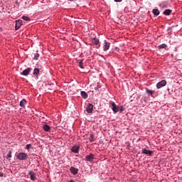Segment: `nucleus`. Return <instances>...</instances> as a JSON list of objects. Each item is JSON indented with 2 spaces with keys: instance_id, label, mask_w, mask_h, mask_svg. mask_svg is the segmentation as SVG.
Listing matches in <instances>:
<instances>
[{
  "instance_id": "30",
  "label": "nucleus",
  "mask_w": 182,
  "mask_h": 182,
  "mask_svg": "<svg viewBox=\"0 0 182 182\" xmlns=\"http://www.w3.org/2000/svg\"><path fill=\"white\" fill-rule=\"evenodd\" d=\"M161 8H167L168 6L167 4H163V5H161Z\"/></svg>"
},
{
  "instance_id": "33",
  "label": "nucleus",
  "mask_w": 182,
  "mask_h": 182,
  "mask_svg": "<svg viewBox=\"0 0 182 182\" xmlns=\"http://www.w3.org/2000/svg\"><path fill=\"white\" fill-rule=\"evenodd\" d=\"M144 102H147V100L146 99V97H144Z\"/></svg>"
},
{
  "instance_id": "3",
  "label": "nucleus",
  "mask_w": 182,
  "mask_h": 182,
  "mask_svg": "<svg viewBox=\"0 0 182 182\" xmlns=\"http://www.w3.org/2000/svg\"><path fill=\"white\" fill-rule=\"evenodd\" d=\"M167 85V81L166 80H162L156 84V89H161Z\"/></svg>"
},
{
  "instance_id": "26",
  "label": "nucleus",
  "mask_w": 182,
  "mask_h": 182,
  "mask_svg": "<svg viewBox=\"0 0 182 182\" xmlns=\"http://www.w3.org/2000/svg\"><path fill=\"white\" fill-rule=\"evenodd\" d=\"M79 68H80V69H85V67H83V60L79 62Z\"/></svg>"
},
{
  "instance_id": "31",
  "label": "nucleus",
  "mask_w": 182,
  "mask_h": 182,
  "mask_svg": "<svg viewBox=\"0 0 182 182\" xmlns=\"http://www.w3.org/2000/svg\"><path fill=\"white\" fill-rule=\"evenodd\" d=\"M114 2H122L123 0H114Z\"/></svg>"
},
{
  "instance_id": "37",
  "label": "nucleus",
  "mask_w": 182,
  "mask_h": 182,
  "mask_svg": "<svg viewBox=\"0 0 182 182\" xmlns=\"http://www.w3.org/2000/svg\"><path fill=\"white\" fill-rule=\"evenodd\" d=\"M0 143H1V136H0Z\"/></svg>"
},
{
  "instance_id": "35",
  "label": "nucleus",
  "mask_w": 182,
  "mask_h": 182,
  "mask_svg": "<svg viewBox=\"0 0 182 182\" xmlns=\"http://www.w3.org/2000/svg\"><path fill=\"white\" fill-rule=\"evenodd\" d=\"M75 181H73V180H71V181H70L69 182H74Z\"/></svg>"
},
{
  "instance_id": "9",
  "label": "nucleus",
  "mask_w": 182,
  "mask_h": 182,
  "mask_svg": "<svg viewBox=\"0 0 182 182\" xmlns=\"http://www.w3.org/2000/svg\"><path fill=\"white\" fill-rule=\"evenodd\" d=\"M70 171L71 174H73V176H76V174H77V173H79V169H77V168H75L73 166H71L70 168Z\"/></svg>"
},
{
  "instance_id": "24",
  "label": "nucleus",
  "mask_w": 182,
  "mask_h": 182,
  "mask_svg": "<svg viewBox=\"0 0 182 182\" xmlns=\"http://www.w3.org/2000/svg\"><path fill=\"white\" fill-rule=\"evenodd\" d=\"M12 158V151H9L7 154L6 159H11Z\"/></svg>"
},
{
  "instance_id": "22",
  "label": "nucleus",
  "mask_w": 182,
  "mask_h": 182,
  "mask_svg": "<svg viewBox=\"0 0 182 182\" xmlns=\"http://www.w3.org/2000/svg\"><path fill=\"white\" fill-rule=\"evenodd\" d=\"M90 143H92V142H93V141H95V135L93 134H90Z\"/></svg>"
},
{
  "instance_id": "19",
  "label": "nucleus",
  "mask_w": 182,
  "mask_h": 182,
  "mask_svg": "<svg viewBox=\"0 0 182 182\" xmlns=\"http://www.w3.org/2000/svg\"><path fill=\"white\" fill-rule=\"evenodd\" d=\"M152 13L154 14V15H155V16H159V15H160V11L157 9H154L152 10Z\"/></svg>"
},
{
  "instance_id": "17",
  "label": "nucleus",
  "mask_w": 182,
  "mask_h": 182,
  "mask_svg": "<svg viewBox=\"0 0 182 182\" xmlns=\"http://www.w3.org/2000/svg\"><path fill=\"white\" fill-rule=\"evenodd\" d=\"M43 129L44 132H50V127L48 124H43Z\"/></svg>"
},
{
  "instance_id": "1",
  "label": "nucleus",
  "mask_w": 182,
  "mask_h": 182,
  "mask_svg": "<svg viewBox=\"0 0 182 182\" xmlns=\"http://www.w3.org/2000/svg\"><path fill=\"white\" fill-rule=\"evenodd\" d=\"M109 107L112 108V110L114 114H116V113H118L120 107L117 106L116 103L113 101H109Z\"/></svg>"
},
{
  "instance_id": "5",
  "label": "nucleus",
  "mask_w": 182,
  "mask_h": 182,
  "mask_svg": "<svg viewBox=\"0 0 182 182\" xmlns=\"http://www.w3.org/2000/svg\"><path fill=\"white\" fill-rule=\"evenodd\" d=\"M93 160H95V154H90L85 156V161H89L90 163H93Z\"/></svg>"
},
{
  "instance_id": "7",
  "label": "nucleus",
  "mask_w": 182,
  "mask_h": 182,
  "mask_svg": "<svg viewBox=\"0 0 182 182\" xmlns=\"http://www.w3.org/2000/svg\"><path fill=\"white\" fill-rule=\"evenodd\" d=\"M153 151L148 150L146 149H142V154H146V156H153Z\"/></svg>"
},
{
  "instance_id": "32",
  "label": "nucleus",
  "mask_w": 182,
  "mask_h": 182,
  "mask_svg": "<svg viewBox=\"0 0 182 182\" xmlns=\"http://www.w3.org/2000/svg\"><path fill=\"white\" fill-rule=\"evenodd\" d=\"M0 177H4V173L0 172Z\"/></svg>"
},
{
  "instance_id": "23",
  "label": "nucleus",
  "mask_w": 182,
  "mask_h": 182,
  "mask_svg": "<svg viewBox=\"0 0 182 182\" xmlns=\"http://www.w3.org/2000/svg\"><path fill=\"white\" fill-rule=\"evenodd\" d=\"M21 19H23V21H31V18H29L28 16H23L21 17Z\"/></svg>"
},
{
  "instance_id": "13",
  "label": "nucleus",
  "mask_w": 182,
  "mask_h": 182,
  "mask_svg": "<svg viewBox=\"0 0 182 182\" xmlns=\"http://www.w3.org/2000/svg\"><path fill=\"white\" fill-rule=\"evenodd\" d=\"M39 72H40L39 68H34L33 75L34 77H36V79H38V77L39 76Z\"/></svg>"
},
{
  "instance_id": "8",
  "label": "nucleus",
  "mask_w": 182,
  "mask_h": 182,
  "mask_svg": "<svg viewBox=\"0 0 182 182\" xmlns=\"http://www.w3.org/2000/svg\"><path fill=\"white\" fill-rule=\"evenodd\" d=\"M91 42L93 45L98 46L97 48H100V44H99L100 41H99V38H92Z\"/></svg>"
},
{
  "instance_id": "27",
  "label": "nucleus",
  "mask_w": 182,
  "mask_h": 182,
  "mask_svg": "<svg viewBox=\"0 0 182 182\" xmlns=\"http://www.w3.org/2000/svg\"><path fill=\"white\" fill-rule=\"evenodd\" d=\"M26 150H30V149H32V144H28L26 146Z\"/></svg>"
},
{
  "instance_id": "15",
  "label": "nucleus",
  "mask_w": 182,
  "mask_h": 182,
  "mask_svg": "<svg viewBox=\"0 0 182 182\" xmlns=\"http://www.w3.org/2000/svg\"><path fill=\"white\" fill-rule=\"evenodd\" d=\"M79 149H80L79 146L74 145L71 148V151L73 153H79Z\"/></svg>"
},
{
  "instance_id": "18",
  "label": "nucleus",
  "mask_w": 182,
  "mask_h": 182,
  "mask_svg": "<svg viewBox=\"0 0 182 182\" xmlns=\"http://www.w3.org/2000/svg\"><path fill=\"white\" fill-rule=\"evenodd\" d=\"M80 95H81L82 99H87V97H89L87 92H86L85 91H81Z\"/></svg>"
},
{
  "instance_id": "10",
  "label": "nucleus",
  "mask_w": 182,
  "mask_h": 182,
  "mask_svg": "<svg viewBox=\"0 0 182 182\" xmlns=\"http://www.w3.org/2000/svg\"><path fill=\"white\" fill-rule=\"evenodd\" d=\"M86 112L88 113H92L93 112V105L92 104H88L86 107Z\"/></svg>"
},
{
  "instance_id": "14",
  "label": "nucleus",
  "mask_w": 182,
  "mask_h": 182,
  "mask_svg": "<svg viewBox=\"0 0 182 182\" xmlns=\"http://www.w3.org/2000/svg\"><path fill=\"white\" fill-rule=\"evenodd\" d=\"M146 93L148 96H153L156 93V91L153 90H149V88H146Z\"/></svg>"
},
{
  "instance_id": "29",
  "label": "nucleus",
  "mask_w": 182,
  "mask_h": 182,
  "mask_svg": "<svg viewBox=\"0 0 182 182\" xmlns=\"http://www.w3.org/2000/svg\"><path fill=\"white\" fill-rule=\"evenodd\" d=\"M100 87H102L101 86L97 85L94 87L95 90H99V89H100Z\"/></svg>"
},
{
  "instance_id": "28",
  "label": "nucleus",
  "mask_w": 182,
  "mask_h": 182,
  "mask_svg": "<svg viewBox=\"0 0 182 182\" xmlns=\"http://www.w3.org/2000/svg\"><path fill=\"white\" fill-rule=\"evenodd\" d=\"M119 113L124 112V108L123 107V106L119 107Z\"/></svg>"
},
{
  "instance_id": "25",
  "label": "nucleus",
  "mask_w": 182,
  "mask_h": 182,
  "mask_svg": "<svg viewBox=\"0 0 182 182\" xmlns=\"http://www.w3.org/2000/svg\"><path fill=\"white\" fill-rule=\"evenodd\" d=\"M39 53H36L34 54V57H33V59L34 60H38V59H39Z\"/></svg>"
},
{
  "instance_id": "36",
  "label": "nucleus",
  "mask_w": 182,
  "mask_h": 182,
  "mask_svg": "<svg viewBox=\"0 0 182 182\" xmlns=\"http://www.w3.org/2000/svg\"><path fill=\"white\" fill-rule=\"evenodd\" d=\"M167 90H168V92H170V89L169 88H168Z\"/></svg>"
},
{
  "instance_id": "16",
  "label": "nucleus",
  "mask_w": 182,
  "mask_h": 182,
  "mask_svg": "<svg viewBox=\"0 0 182 182\" xmlns=\"http://www.w3.org/2000/svg\"><path fill=\"white\" fill-rule=\"evenodd\" d=\"M19 106L20 107L25 109V106H26V100L23 99L21 101H20Z\"/></svg>"
},
{
  "instance_id": "6",
  "label": "nucleus",
  "mask_w": 182,
  "mask_h": 182,
  "mask_svg": "<svg viewBox=\"0 0 182 182\" xmlns=\"http://www.w3.org/2000/svg\"><path fill=\"white\" fill-rule=\"evenodd\" d=\"M32 71V68H28L27 69L23 70L20 74L22 75L23 76H28L29 73Z\"/></svg>"
},
{
  "instance_id": "34",
  "label": "nucleus",
  "mask_w": 182,
  "mask_h": 182,
  "mask_svg": "<svg viewBox=\"0 0 182 182\" xmlns=\"http://www.w3.org/2000/svg\"><path fill=\"white\" fill-rule=\"evenodd\" d=\"M70 1V2H73V1H76V0H68Z\"/></svg>"
},
{
  "instance_id": "2",
  "label": "nucleus",
  "mask_w": 182,
  "mask_h": 182,
  "mask_svg": "<svg viewBox=\"0 0 182 182\" xmlns=\"http://www.w3.org/2000/svg\"><path fill=\"white\" fill-rule=\"evenodd\" d=\"M28 157L29 156L28 155V154L25 152H19L18 154H16V159L18 160H21V161L28 160Z\"/></svg>"
},
{
  "instance_id": "20",
  "label": "nucleus",
  "mask_w": 182,
  "mask_h": 182,
  "mask_svg": "<svg viewBox=\"0 0 182 182\" xmlns=\"http://www.w3.org/2000/svg\"><path fill=\"white\" fill-rule=\"evenodd\" d=\"M164 15H166V16H168L171 15V10H170V9H166V10L164 11Z\"/></svg>"
},
{
  "instance_id": "4",
  "label": "nucleus",
  "mask_w": 182,
  "mask_h": 182,
  "mask_svg": "<svg viewBox=\"0 0 182 182\" xmlns=\"http://www.w3.org/2000/svg\"><path fill=\"white\" fill-rule=\"evenodd\" d=\"M102 49H103L104 52H107V50H109V49H110V43L107 42V41L105 40L103 46H102Z\"/></svg>"
},
{
  "instance_id": "11",
  "label": "nucleus",
  "mask_w": 182,
  "mask_h": 182,
  "mask_svg": "<svg viewBox=\"0 0 182 182\" xmlns=\"http://www.w3.org/2000/svg\"><path fill=\"white\" fill-rule=\"evenodd\" d=\"M21 26H22V20L16 21L15 30L18 31V29H19V28H21Z\"/></svg>"
},
{
  "instance_id": "21",
  "label": "nucleus",
  "mask_w": 182,
  "mask_h": 182,
  "mask_svg": "<svg viewBox=\"0 0 182 182\" xmlns=\"http://www.w3.org/2000/svg\"><path fill=\"white\" fill-rule=\"evenodd\" d=\"M167 48V44L163 43L158 46V49H166Z\"/></svg>"
},
{
  "instance_id": "12",
  "label": "nucleus",
  "mask_w": 182,
  "mask_h": 182,
  "mask_svg": "<svg viewBox=\"0 0 182 182\" xmlns=\"http://www.w3.org/2000/svg\"><path fill=\"white\" fill-rule=\"evenodd\" d=\"M28 176H30V178L32 181H35L36 180V174L33 171H30L28 173Z\"/></svg>"
}]
</instances>
